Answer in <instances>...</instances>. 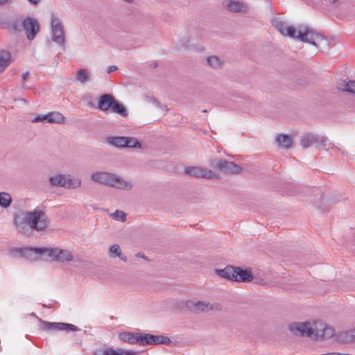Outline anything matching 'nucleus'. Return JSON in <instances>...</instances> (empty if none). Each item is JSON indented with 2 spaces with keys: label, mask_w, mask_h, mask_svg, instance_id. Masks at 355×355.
Wrapping results in <instances>:
<instances>
[{
  "label": "nucleus",
  "mask_w": 355,
  "mask_h": 355,
  "mask_svg": "<svg viewBox=\"0 0 355 355\" xmlns=\"http://www.w3.org/2000/svg\"><path fill=\"white\" fill-rule=\"evenodd\" d=\"M272 24L282 35L309 43L315 46H318L319 44L324 40L322 34L306 25L302 24L295 28L287 25L279 17L275 18Z\"/></svg>",
  "instance_id": "1"
},
{
  "label": "nucleus",
  "mask_w": 355,
  "mask_h": 355,
  "mask_svg": "<svg viewBox=\"0 0 355 355\" xmlns=\"http://www.w3.org/2000/svg\"><path fill=\"white\" fill-rule=\"evenodd\" d=\"M289 330L296 336H306L315 340H327L335 336V329L322 322H295L288 326Z\"/></svg>",
  "instance_id": "2"
},
{
  "label": "nucleus",
  "mask_w": 355,
  "mask_h": 355,
  "mask_svg": "<svg viewBox=\"0 0 355 355\" xmlns=\"http://www.w3.org/2000/svg\"><path fill=\"white\" fill-rule=\"evenodd\" d=\"M91 180L95 182L120 190L130 191L132 188L131 182L116 174L106 171L92 173L91 174Z\"/></svg>",
  "instance_id": "3"
},
{
  "label": "nucleus",
  "mask_w": 355,
  "mask_h": 355,
  "mask_svg": "<svg viewBox=\"0 0 355 355\" xmlns=\"http://www.w3.org/2000/svg\"><path fill=\"white\" fill-rule=\"evenodd\" d=\"M24 220L31 230L37 232L44 230L49 225L46 213L38 208L26 212L24 215Z\"/></svg>",
  "instance_id": "4"
},
{
  "label": "nucleus",
  "mask_w": 355,
  "mask_h": 355,
  "mask_svg": "<svg viewBox=\"0 0 355 355\" xmlns=\"http://www.w3.org/2000/svg\"><path fill=\"white\" fill-rule=\"evenodd\" d=\"M136 345L140 346L155 345L158 344L168 345L171 340L167 336H155L150 334L137 332Z\"/></svg>",
  "instance_id": "5"
},
{
  "label": "nucleus",
  "mask_w": 355,
  "mask_h": 355,
  "mask_svg": "<svg viewBox=\"0 0 355 355\" xmlns=\"http://www.w3.org/2000/svg\"><path fill=\"white\" fill-rule=\"evenodd\" d=\"M51 40L54 42L57 43L60 46H64L65 36L63 30V24L62 20L53 15L51 21Z\"/></svg>",
  "instance_id": "6"
},
{
  "label": "nucleus",
  "mask_w": 355,
  "mask_h": 355,
  "mask_svg": "<svg viewBox=\"0 0 355 355\" xmlns=\"http://www.w3.org/2000/svg\"><path fill=\"white\" fill-rule=\"evenodd\" d=\"M186 306L191 311L195 313L201 312H207L210 310H220V305L219 304H211L207 301H199L196 299L188 300L186 302Z\"/></svg>",
  "instance_id": "7"
},
{
  "label": "nucleus",
  "mask_w": 355,
  "mask_h": 355,
  "mask_svg": "<svg viewBox=\"0 0 355 355\" xmlns=\"http://www.w3.org/2000/svg\"><path fill=\"white\" fill-rule=\"evenodd\" d=\"M107 144L117 148H141L137 139L131 137H109Z\"/></svg>",
  "instance_id": "8"
},
{
  "label": "nucleus",
  "mask_w": 355,
  "mask_h": 355,
  "mask_svg": "<svg viewBox=\"0 0 355 355\" xmlns=\"http://www.w3.org/2000/svg\"><path fill=\"white\" fill-rule=\"evenodd\" d=\"M47 261H55L60 262H69L73 260V255L70 251L62 250L58 248H48Z\"/></svg>",
  "instance_id": "9"
},
{
  "label": "nucleus",
  "mask_w": 355,
  "mask_h": 355,
  "mask_svg": "<svg viewBox=\"0 0 355 355\" xmlns=\"http://www.w3.org/2000/svg\"><path fill=\"white\" fill-rule=\"evenodd\" d=\"M41 327L43 330L47 331H76L79 329L76 325L64 323V322H51L40 320Z\"/></svg>",
  "instance_id": "10"
},
{
  "label": "nucleus",
  "mask_w": 355,
  "mask_h": 355,
  "mask_svg": "<svg viewBox=\"0 0 355 355\" xmlns=\"http://www.w3.org/2000/svg\"><path fill=\"white\" fill-rule=\"evenodd\" d=\"M46 250L48 248H26L21 250V253L24 258L30 261H47Z\"/></svg>",
  "instance_id": "11"
},
{
  "label": "nucleus",
  "mask_w": 355,
  "mask_h": 355,
  "mask_svg": "<svg viewBox=\"0 0 355 355\" xmlns=\"http://www.w3.org/2000/svg\"><path fill=\"white\" fill-rule=\"evenodd\" d=\"M22 26L28 40H33L40 31V24L34 18L28 17L23 20Z\"/></svg>",
  "instance_id": "12"
},
{
  "label": "nucleus",
  "mask_w": 355,
  "mask_h": 355,
  "mask_svg": "<svg viewBox=\"0 0 355 355\" xmlns=\"http://www.w3.org/2000/svg\"><path fill=\"white\" fill-rule=\"evenodd\" d=\"M184 173L197 178L211 179L215 176L212 171L201 166L187 167Z\"/></svg>",
  "instance_id": "13"
},
{
  "label": "nucleus",
  "mask_w": 355,
  "mask_h": 355,
  "mask_svg": "<svg viewBox=\"0 0 355 355\" xmlns=\"http://www.w3.org/2000/svg\"><path fill=\"white\" fill-rule=\"evenodd\" d=\"M223 5L227 10L232 12H242L246 14L250 11L248 4L241 1L226 0L223 2Z\"/></svg>",
  "instance_id": "14"
},
{
  "label": "nucleus",
  "mask_w": 355,
  "mask_h": 355,
  "mask_svg": "<svg viewBox=\"0 0 355 355\" xmlns=\"http://www.w3.org/2000/svg\"><path fill=\"white\" fill-rule=\"evenodd\" d=\"M218 169L224 173H239L241 171V168L234 162L223 160L218 163Z\"/></svg>",
  "instance_id": "15"
},
{
  "label": "nucleus",
  "mask_w": 355,
  "mask_h": 355,
  "mask_svg": "<svg viewBox=\"0 0 355 355\" xmlns=\"http://www.w3.org/2000/svg\"><path fill=\"white\" fill-rule=\"evenodd\" d=\"M114 101V98L112 95L103 94L98 98V108L101 111L106 112L112 107Z\"/></svg>",
  "instance_id": "16"
},
{
  "label": "nucleus",
  "mask_w": 355,
  "mask_h": 355,
  "mask_svg": "<svg viewBox=\"0 0 355 355\" xmlns=\"http://www.w3.org/2000/svg\"><path fill=\"white\" fill-rule=\"evenodd\" d=\"M216 272L223 278L232 281L235 280L236 268L232 266H226L223 269L216 270Z\"/></svg>",
  "instance_id": "17"
},
{
  "label": "nucleus",
  "mask_w": 355,
  "mask_h": 355,
  "mask_svg": "<svg viewBox=\"0 0 355 355\" xmlns=\"http://www.w3.org/2000/svg\"><path fill=\"white\" fill-rule=\"evenodd\" d=\"M253 279L251 272L247 270H242L239 268H236L235 280L236 282H248Z\"/></svg>",
  "instance_id": "18"
},
{
  "label": "nucleus",
  "mask_w": 355,
  "mask_h": 355,
  "mask_svg": "<svg viewBox=\"0 0 355 355\" xmlns=\"http://www.w3.org/2000/svg\"><path fill=\"white\" fill-rule=\"evenodd\" d=\"M317 139V135L313 133H306L301 137L300 145L303 148H308L314 146Z\"/></svg>",
  "instance_id": "19"
},
{
  "label": "nucleus",
  "mask_w": 355,
  "mask_h": 355,
  "mask_svg": "<svg viewBox=\"0 0 355 355\" xmlns=\"http://www.w3.org/2000/svg\"><path fill=\"white\" fill-rule=\"evenodd\" d=\"M118 337L123 343L130 345H136L137 332L123 331L119 334Z\"/></svg>",
  "instance_id": "20"
},
{
  "label": "nucleus",
  "mask_w": 355,
  "mask_h": 355,
  "mask_svg": "<svg viewBox=\"0 0 355 355\" xmlns=\"http://www.w3.org/2000/svg\"><path fill=\"white\" fill-rule=\"evenodd\" d=\"M82 181L79 178L73 177L70 175H65L64 188L68 189H76L81 186Z\"/></svg>",
  "instance_id": "21"
},
{
  "label": "nucleus",
  "mask_w": 355,
  "mask_h": 355,
  "mask_svg": "<svg viewBox=\"0 0 355 355\" xmlns=\"http://www.w3.org/2000/svg\"><path fill=\"white\" fill-rule=\"evenodd\" d=\"M276 143L283 148H289L293 146L291 137L287 135L280 134L276 137Z\"/></svg>",
  "instance_id": "22"
},
{
  "label": "nucleus",
  "mask_w": 355,
  "mask_h": 355,
  "mask_svg": "<svg viewBox=\"0 0 355 355\" xmlns=\"http://www.w3.org/2000/svg\"><path fill=\"white\" fill-rule=\"evenodd\" d=\"M108 255L111 258L118 257L124 262L127 261V257L122 254L121 248L118 244H113L109 248Z\"/></svg>",
  "instance_id": "23"
},
{
  "label": "nucleus",
  "mask_w": 355,
  "mask_h": 355,
  "mask_svg": "<svg viewBox=\"0 0 355 355\" xmlns=\"http://www.w3.org/2000/svg\"><path fill=\"white\" fill-rule=\"evenodd\" d=\"M315 147L320 150H329L333 148L331 143L329 142L327 137L317 135V139H315Z\"/></svg>",
  "instance_id": "24"
},
{
  "label": "nucleus",
  "mask_w": 355,
  "mask_h": 355,
  "mask_svg": "<svg viewBox=\"0 0 355 355\" xmlns=\"http://www.w3.org/2000/svg\"><path fill=\"white\" fill-rule=\"evenodd\" d=\"M11 62V55L8 51H0V73L3 72Z\"/></svg>",
  "instance_id": "25"
},
{
  "label": "nucleus",
  "mask_w": 355,
  "mask_h": 355,
  "mask_svg": "<svg viewBox=\"0 0 355 355\" xmlns=\"http://www.w3.org/2000/svg\"><path fill=\"white\" fill-rule=\"evenodd\" d=\"M65 122V117L59 112H51L48 113V123L63 124Z\"/></svg>",
  "instance_id": "26"
},
{
  "label": "nucleus",
  "mask_w": 355,
  "mask_h": 355,
  "mask_svg": "<svg viewBox=\"0 0 355 355\" xmlns=\"http://www.w3.org/2000/svg\"><path fill=\"white\" fill-rule=\"evenodd\" d=\"M52 186L64 187L65 175L57 174L49 178Z\"/></svg>",
  "instance_id": "27"
},
{
  "label": "nucleus",
  "mask_w": 355,
  "mask_h": 355,
  "mask_svg": "<svg viewBox=\"0 0 355 355\" xmlns=\"http://www.w3.org/2000/svg\"><path fill=\"white\" fill-rule=\"evenodd\" d=\"M207 63L214 69H220L223 64V60L216 55H211L207 58Z\"/></svg>",
  "instance_id": "28"
},
{
  "label": "nucleus",
  "mask_w": 355,
  "mask_h": 355,
  "mask_svg": "<svg viewBox=\"0 0 355 355\" xmlns=\"http://www.w3.org/2000/svg\"><path fill=\"white\" fill-rule=\"evenodd\" d=\"M111 110L113 112H116L123 116H126L128 115V112L123 105L115 100L112 104Z\"/></svg>",
  "instance_id": "29"
},
{
  "label": "nucleus",
  "mask_w": 355,
  "mask_h": 355,
  "mask_svg": "<svg viewBox=\"0 0 355 355\" xmlns=\"http://www.w3.org/2000/svg\"><path fill=\"white\" fill-rule=\"evenodd\" d=\"M12 203V197L7 192H0V207L8 208Z\"/></svg>",
  "instance_id": "30"
},
{
  "label": "nucleus",
  "mask_w": 355,
  "mask_h": 355,
  "mask_svg": "<svg viewBox=\"0 0 355 355\" xmlns=\"http://www.w3.org/2000/svg\"><path fill=\"white\" fill-rule=\"evenodd\" d=\"M76 79L79 83L84 84L89 80V72L86 69H80L77 72Z\"/></svg>",
  "instance_id": "31"
},
{
  "label": "nucleus",
  "mask_w": 355,
  "mask_h": 355,
  "mask_svg": "<svg viewBox=\"0 0 355 355\" xmlns=\"http://www.w3.org/2000/svg\"><path fill=\"white\" fill-rule=\"evenodd\" d=\"M340 339L343 342L355 341V329L342 333L340 334Z\"/></svg>",
  "instance_id": "32"
},
{
  "label": "nucleus",
  "mask_w": 355,
  "mask_h": 355,
  "mask_svg": "<svg viewBox=\"0 0 355 355\" xmlns=\"http://www.w3.org/2000/svg\"><path fill=\"white\" fill-rule=\"evenodd\" d=\"M340 89L345 92L355 94V80H349L345 82L340 87Z\"/></svg>",
  "instance_id": "33"
},
{
  "label": "nucleus",
  "mask_w": 355,
  "mask_h": 355,
  "mask_svg": "<svg viewBox=\"0 0 355 355\" xmlns=\"http://www.w3.org/2000/svg\"><path fill=\"white\" fill-rule=\"evenodd\" d=\"M111 217L118 221L124 222L126 220V215L121 210H116L114 213L111 214Z\"/></svg>",
  "instance_id": "34"
},
{
  "label": "nucleus",
  "mask_w": 355,
  "mask_h": 355,
  "mask_svg": "<svg viewBox=\"0 0 355 355\" xmlns=\"http://www.w3.org/2000/svg\"><path fill=\"white\" fill-rule=\"evenodd\" d=\"M108 355H129V352H125V349L119 348L117 349H113L112 348H108Z\"/></svg>",
  "instance_id": "35"
},
{
  "label": "nucleus",
  "mask_w": 355,
  "mask_h": 355,
  "mask_svg": "<svg viewBox=\"0 0 355 355\" xmlns=\"http://www.w3.org/2000/svg\"><path fill=\"white\" fill-rule=\"evenodd\" d=\"M47 121L48 122V114L44 115H37L35 118L32 119L33 123H37V122H44Z\"/></svg>",
  "instance_id": "36"
},
{
  "label": "nucleus",
  "mask_w": 355,
  "mask_h": 355,
  "mask_svg": "<svg viewBox=\"0 0 355 355\" xmlns=\"http://www.w3.org/2000/svg\"><path fill=\"white\" fill-rule=\"evenodd\" d=\"M223 159H211L209 160V165L212 167H215L218 169V164L220 162H222Z\"/></svg>",
  "instance_id": "37"
},
{
  "label": "nucleus",
  "mask_w": 355,
  "mask_h": 355,
  "mask_svg": "<svg viewBox=\"0 0 355 355\" xmlns=\"http://www.w3.org/2000/svg\"><path fill=\"white\" fill-rule=\"evenodd\" d=\"M15 226L17 229V230L19 232H21V233H24V234H26V231H25V227L23 225L22 223H19L16 220H15Z\"/></svg>",
  "instance_id": "38"
},
{
  "label": "nucleus",
  "mask_w": 355,
  "mask_h": 355,
  "mask_svg": "<svg viewBox=\"0 0 355 355\" xmlns=\"http://www.w3.org/2000/svg\"><path fill=\"white\" fill-rule=\"evenodd\" d=\"M108 354H109L108 348L101 349L96 350L94 352V355H108Z\"/></svg>",
  "instance_id": "39"
},
{
  "label": "nucleus",
  "mask_w": 355,
  "mask_h": 355,
  "mask_svg": "<svg viewBox=\"0 0 355 355\" xmlns=\"http://www.w3.org/2000/svg\"><path fill=\"white\" fill-rule=\"evenodd\" d=\"M189 40L187 39V38H185L184 40H180V44H179L181 47H183V48H188L189 47Z\"/></svg>",
  "instance_id": "40"
},
{
  "label": "nucleus",
  "mask_w": 355,
  "mask_h": 355,
  "mask_svg": "<svg viewBox=\"0 0 355 355\" xmlns=\"http://www.w3.org/2000/svg\"><path fill=\"white\" fill-rule=\"evenodd\" d=\"M117 69V67L116 66H114V65H111V66H109L107 68V72L108 73H112L114 71H116Z\"/></svg>",
  "instance_id": "41"
},
{
  "label": "nucleus",
  "mask_w": 355,
  "mask_h": 355,
  "mask_svg": "<svg viewBox=\"0 0 355 355\" xmlns=\"http://www.w3.org/2000/svg\"><path fill=\"white\" fill-rule=\"evenodd\" d=\"M33 5L37 4L40 0H28Z\"/></svg>",
  "instance_id": "42"
},
{
  "label": "nucleus",
  "mask_w": 355,
  "mask_h": 355,
  "mask_svg": "<svg viewBox=\"0 0 355 355\" xmlns=\"http://www.w3.org/2000/svg\"><path fill=\"white\" fill-rule=\"evenodd\" d=\"M28 76H29V72L24 73L22 75L23 80H25L28 78Z\"/></svg>",
  "instance_id": "43"
},
{
  "label": "nucleus",
  "mask_w": 355,
  "mask_h": 355,
  "mask_svg": "<svg viewBox=\"0 0 355 355\" xmlns=\"http://www.w3.org/2000/svg\"><path fill=\"white\" fill-rule=\"evenodd\" d=\"M7 1H8V0H0V5H3V4H5Z\"/></svg>",
  "instance_id": "44"
},
{
  "label": "nucleus",
  "mask_w": 355,
  "mask_h": 355,
  "mask_svg": "<svg viewBox=\"0 0 355 355\" xmlns=\"http://www.w3.org/2000/svg\"><path fill=\"white\" fill-rule=\"evenodd\" d=\"M13 28H14V30L17 31V26L16 24H14L13 25Z\"/></svg>",
  "instance_id": "45"
},
{
  "label": "nucleus",
  "mask_w": 355,
  "mask_h": 355,
  "mask_svg": "<svg viewBox=\"0 0 355 355\" xmlns=\"http://www.w3.org/2000/svg\"><path fill=\"white\" fill-rule=\"evenodd\" d=\"M329 1L331 3H335L337 0H329Z\"/></svg>",
  "instance_id": "46"
}]
</instances>
